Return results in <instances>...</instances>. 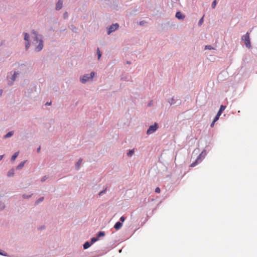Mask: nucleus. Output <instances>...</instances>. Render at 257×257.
I'll return each mask as SVG.
<instances>
[{
	"instance_id": "ea45409f",
	"label": "nucleus",
	"mask_w": 257,
	"mask_h": 257,
	"mask_svg": "<svg viewBox=\"0 0 257 257\" xmlns=\"http://www.w3.org/2000/svg\"><path fill=\"white\" fill-rule=\"evenodd\" d=\"M45 180V179L44 178H43V179L42 180V181H44Z\"/></svg>"
},
{
	"instance_id": "6e6552de",
	"label": "nucleus",
	"mask_w": 257,
	"mask_h": 257,
	"mask_svg": "<svg viewBox=\"0 0 257 257\" xmlns=\"http://www.w3.org/2000/svg\"><path fill=\"white\" fill-rule=\"evenodd\" d=\"M122 225V223L120 222H117L114 226V228L116 229V230H118L119 229L121 226Z\"/></svg>"
},
{
	"instance_id": "f03ea898",
	"label": "nucleus",
	"mask_w": 257,
	"mask_h": 257,
	"mask_svg": "<svg viewBox=\"0 0 257 257\" xmlns=\"http://www.w3.org/2000/svg\"><path fill=\"white\" fill-rule=\"evenodd\" d=\"M242 40L243 41L246 47L249 48L251 47L250 42L249 35L247 32L245 35H243L241 38Z\"/></svg>"
},
{
	"instance_id": "0eeeda50",
	"label": "nucleus",
	"mask_w": 257,
	"mask_h": 257,
	"mask_svg": "<svg viewBox=\"0 0 257 257\" xmlns=\"http://www.w3.org/2000/svg\"><path fill=\"white\" fill-rule=\"evenodd\" d=\"M63 2L62 0H59L56 6V9L57 10H60L62 7Z\"/></svg>"
},
{
	"instance_id": "7ed1b4c3",
	"label": "nucleus",
	"mask_w": 257,
	"mask_h": 257,
	"mask_svg": "<svg viewBox=\"0 0 257 257\" xmlns=\"http://www.w3.org/2000/svg\"><path fill=\"white\" fill-rule=\"evenodd\" d=\"M90 76L88 74H86L83 76V78L81 79V82L83 83H85L86 81L89 80L90 79H92L95 75V73L94 72H92Z\"/></svg>"
},
{
	"instance_id": "a19ab883",
	"label": "nucleus",
	"mask_w": 257,
	"mask_h": 257,
	"mask_svg": "<svg viewBox=\"0 0 257 257\" xmlns=\"http://www.w3.org/2000/svg\"><path fill=\"white\" fill-rule=\"evenodd\" d=\"M143 24V23L142 22H140V25H142Z\"/></svg>"
},
{
	"instance_id": "72a5a7b5",
	"label": "nucleus",
	"mask_w": 257,
	"mask_h": 257,
	"mask_svg": "<svg viewBox=\"0 0 257 257\" xmlns=\"http://www.w3.org/2000/svg\"><path fill=\"white\" fill-rule=\"evenodd\" d=\"M64 17L65 18L67 17V13H65L64 14Z\"/></svg>"
},
{
	"instance_id": "4be33fe9",
	"label": "nucleus",
	"mask_w": 257,
	"mask_h": 257,
	"mask_svg": "<svg viewBox=\"0 0 257 257\" xmlns=\"http://www.w3.org/2000/svg\"><path fill=\"white\" fill-rule=\"evenodd\" d=\"M13 135V132H9L6 136H5V138H9L10 137H11Z\"/></svg>"
},
{
	"instance_id": "4468645a",
	"label": "nucleus",
	"mask_w": 257,
	"mask_h": 257,
	"mask_svg": "<svg viewBox=\"0 0 257 257\" xmlns=\"http://www.w3.org/2000/svg\"><path fill=\"white\" fill-rule=\"evenodd\" d=\"M18 155H19L18 152L15 153L12 157V158H11L12 161H15V159H16V158L18 157Z\"/></svg>"
},
{
	"instance_id": "cd10ccee",
	"label": "nucleus",
	"mask_w": 257,
	"mask_h": 257,
	"mask_svg": "<svg viewBox=\"0 0 257 257\" xmlns=\"http://www.w3.org/2000/svg\"><path fill=\"white\" fill-rule=\"evenodd\" d=\"M30 47V43L28 42L26 44V50H27Z\"/></svg>"
},
{
	"instance_id": "9d476101",
	"label": "nucleus",
	"mask_w": 257,
	"mask_h": 257,
	"mask_svg": "<svg viewBox=\"0 0 257 257\" xmlns=\"http://www.w3.org/2000/svg\"><path fill=\"white\" fill-rule=\"evenodd\" d=\"M91 244H92L91 243H89V242L87 241L83 244V248L84 249H87L88 247H89Z\"/></svg>"
},
{
	"instance_id": "37998d69",
	"label": "nucleus",
	"mask_w": 257,
	"mask_h": 257,
	"mask_svg": "<svg viewBox=\"0 0 257 257\" xmlns=\"http://www.w3.org/2000/svg\"><path fill=\"white\" fill-rule=\"evenodd\" d=\"M0 254H3V253H1V252H0Z\"/></svg>"
},
{
	"instance_id": "f704fd0d",
	"label": "nucleus",
	"mask_w": 257,
	"mask_h": 257,
	"mask_svg": "<svg viewBox=\"0 0 257 257\" xmlns=\"http://www.w3.org/2000/svg\"><path fill=\"white\" fill-rule=\"evenodd\" d=\"M221 114H220L219 113L217 112L216 116L218 117L219 118V116H220Z\"/></svg>"
},
{
	"instance_id": "e433bc0d",
	"label": "nucleus",
	"mask_w": 257,
	"mask_h": 257,
	"mask_svg": "<svg viewBox=\"0 0 257 257\" xmlns=\"http://www.w3.org/2000/svg\"><path fill=\"white\" fill-rule=\"evenodd\" d=\"M3 158V155H0V161Z\"/></svg>"
},
{
	"instance_id": "5701e85b",
	"label": "nucleus",
	"mask_w": 257,
	"mask_h": 257,
	"mask_svg": "<svg viewBox=\"0 0 257 257\" xmlns=\"http://www.w3.org/2000/svg\"><path fill=\"white\" fill-rule=\"evenodd\" d=\"M203 17L202 18H201L200 19V20H199V23H198V25L199 26H201L202 24H203Z\"/></svg>"
},
{
	"instance_id": "a878e982",
	"label": "nucleus",
	"mask_w": 257,
	"mask_h": 257,
	"mask_svg": "<svg viewBox=\"0 0 257 257\" xmlns=\"http://www.w3.org/2000/svg\"><path fill=\"white\" fill-rule=\"evenodd\" d=\"M160 191H161V190L160 189L159 187H157L156 189H155V192L157 193H160Z\"/></svg>"
},
{
	"instance_id": "393cba45",
	"label": "nucleus",
	"mask_w": 257,
	"mask_h": 257,
	"mask_svg": "<svg viewBox=\"0 0 257 257\" xmlns=\"http://www.w3.org/2000/svg\"><path fill=\"white\" fill-rule=\"evenodd\" d=\"M216 5V1L215 0L213 1V2L212 4V8L214 9Z\"/></svg>"
},
{
	"instance_id": "c756f323",
	"label": "nucleus",
	"mask_w": 257,
	"mask_h": 257,
	"mask_svg": "<svg viewBox=\"0 0 257 257\" xmlns=\"http://www.w3.org/2000/svg\"><path fill=\"white\" fill-rule=\"evenodd\" d=\"M5 207V206L4 205V204H0V209H2L3 208H4Z\"/></svg>"
},
{
	"instance_id": "39448f33",
	"label": "nucleus",
	"mask_w": 257,
	"mask_h": 257,
	"mask_svg": "<svg viewBox=\"0 0 257 257\" xmlns=\"http://www.w3.org/2000/svg\"><path fill=\"white\" fill-rule=\"evenodd\" d=\"M203 152H202L200 155L199 156L197 157V158L196 159V160H195V161L193 163H192L190 165V167H195V166H196L198 164L200 163L201 161H202V159H201V157L203 155Z\"/></svg>"
},
{
	"instance_id": "9b49d317",
	"label": "nucleus",
	"mask_w": 257,
	"mask_h": 257,
	"mask_svg": "<svg viewBox=\"0 0 257 257\" xmlns=\"http://www.w3.org/2000/svg\"><path fill=\"white\" fill-rule=\"evenodd\" d=\"M225 108H226V106L221 105L220 106V109H219V111H218V112L221 114L222 111L224 110Z\"/></svg>"
},
{
	"instance_id": "a211bd4d",
	"label": "nucleus",
	"mask_w": 257,
	"mask_h": 257,
	"mask_svg": "<svg viewBox=\"0 0 257 257\" xmlns=\"http://www.w3.org/2000/svg\"><path fill=\"white\" fill-rule=\"evenodd\" d=\"M17 75H18V73L15 72L12 77V80L13 81H15Z\"/></svg>"
},
{
	"instance_id": "423d86ee",
	"label": "nucleus",
	"mask_w": 257,
	"mask_h": 257,
	"mask_svg": "<svg viewBox=\"0 0 257 257\" xmlns=\"http://www.w3.org/2000/svg\"><path fill=\"white\" fill-rule=\"evenodd\" d=\"M118 26H119L117 24H115L110 26L108 30V34H110L111 33L117 30L118 28Z\"/></svg>"
},
{
	"instance_id": "f3484780",
	"label": "nucleus",
	"mask_w": 257,
	"mask_h": 257,
	"mask_svg": "<svg viewBox=\"0 0 257 257\" xmlns=\"http://www.w3.org/2000/svg\"><path fill=\"white\" fill-rule=\"evenodd\" d=\"M98 240V238L97 236L96 237H93L91 239V243L92 244L93 243L95 242V241H97Z\"/></svg>"
},
{
	"instance_id": "aec40b11",
	"label": "nucleus",
	"mask_w": 257,
	"mask_h": 257,
	"mask_svg": "<svg viewBox=\"0 0 257 257\" xmlns=\"http://www.w3.org/2000/svg\"><path fill=\"white\" fill-rule=\"evenodd\" d=\"M205 49L212 50L214 49V48L211 45H206L205 47Z\"/></svg>"
},
{
	"instance_id": "f257e3e1",
	"label": "nucleus",
	"mask_w": 257,
	"mask_h": 257,
	"mask_svg": "<svg viewBox=\"0 0 257 257\" xmlns=\"http://www.w3.org/2000/svg\"><path fill=\"white\" fill-rule=\"evenodd\" d=\"M32 38L33 39V44L36 45L38 43V45L36 47L35 50L37 52L40 51L43 48V41L41 38H39V36L35 32H33Z\"/></svg>"
},
{
	"instance_id": "4c0bfd02",
	"label": "nucleus",
	"mask_w": 257,
	"mask_h": 257,
	"mask_svg": "<svg viewBox=\"0 0 257 257\" xmlns=\"http://www.w3.org/2000/svg\"><path fill=\"white\" fill-rule=\"evenodd\" d=\"M40 149H41V148H40V147L39 148H38V149H37V152H40Z\"/></svg>"
},
{
	"instance_id": "c85d7f7f",
	"label": "nucleus",
	"mask_w": 257,
	"mask_h": 257,
	"mask_svg": "<svg viewBox=\"0 0 257 257\" xmlns=\"http://www.w3.org/2000/svg\"><path fill=\"white\" fill-rule=\"evenodd\" d=\"M125 219V218L124 217V216H121L120 218V220L122 222H123Z\"/></svg>"
},
{
	"instance_id": "ddd939ff",
	"label": "nucleus",
	"mask_w": 257,
	"mask_h": 257,
	"mask_svg": "<svg viewBox=\"0 0 257 257\" xmlns=\"http://www.w3.org/2000/svg\"><path fill=\"white\" fill-rule=\"evenodd\" d=\"M82 159H79L78 160V161L77 162V163L76 164V168H77V169H78L79 168L80 166L81 165V164L82 163Z\"/></svg>"
},
{
	"instance_id": "412c9836",
	"label": "nucleus",
	"mask_w": 257,
	"mask_h": 257,
	"mask_svg": "<svg viewBox=\"0 0 257 257\" xmlns=\"http://www.w3.org/2000/svg\"><path fill=\"white\" fill-rule=\"evenodd\" d=\"M97 54L98 55V59H100V58L101 56V53L100 51H99V49H97Z\"/></svg>"
},
{
	"instance_id": "79ce46f5",
	"label": "nucleus",
	"mask_w": 257,
	"mask_h": 257,
	"mask_svg": "<svg viewBox=\"0 0 257 257\" xmlns=\"http://www.w3.org/2000/svg\"><path fill=\"white\" fill-rule=\"evenodd\" d=\"M143 24V23L142 22H140V25H142Z\"/></svg>"
},
{
	"instance_id": "bb28decb",
	"label": "nucleus",
	"mask_w": 257,
	"mask_h": 257,
	"mask_svg": "<svg viewBox=\"0 0 257 257\" xmlns=\"http://www.w3.org/2000/svg\"><path fill=\"white\" fill-rule=\"evenodd\" d=\"M44 199V197H41L40 198H39L38 201H37L36 202V203H40V202H42Z\"/></svg>"
},
{
	"instance_id": "6ab92c4d",
	"label": "nucleus",
	"mask_w": 257,
	"mask_h": 257,
	"mask_svg": "<svg viewBox=\"0 0 257 257\" xmlns=\"http://www.w3.org/2000/svg\"><path fill=\"white\" fill-rule=\"evenodd\" d=\"M29 35L27 33L25 34V37H24V40L26 41H29Z\"/></svg>"
},
{
	"instance_id": "f8f14e48",
	"label": "nucleus",
	"mask_w": 257,
	"mask_h": 257,
	"mask_svg": "<svg viewBox=\"0 0 257 257\" xmlns=\"http://www.w3.org/2000/svg\"><path fill=\"white\" fill-rule=\"evenodd\" d=\"M25 161H24V162H22L17 167V169H21L25 165Z\"/></svg>"
},
{
	"instance_id": "58836bf2",
	"label": "nucleus",
	"mask_w": 257,
	"mask_h": 257,
	"mask_svg": "<svg viewBox=\"0 0 257 257\" xmlns=\"http://www.w3.org/2000/svg\"><path fill=\"white\" fill-rule=\"evenodd\" d=\"M30 196H31V195H29V196H27V197H26V196L24 195H23V197H24V198H28V197H30Z\"/></svg>"
},
{
	"instance_id": "2eb2a0df",
	"label": "nucleus",
	"mask_w": 257,
	"mask_h": 257,
	"mask_svg": "<svg viewBox=\"0 0 257 257\" xmlns=\"http://www.w3.org/2000/svg\"><path fill=\"white\" fill-rule=\"evenodd\" d=\"M105 235V232L103 231H100L98 232L97 234L98 238L101 237V236H104Z\"/></svg>"
},
{
	"instance_id": "dca6fc26",
	"label": "nucleus",
	"mask_w": 257,
	"mask_h": 257,
	"mask_svg": "<svg viewBox=\"0 0 257 257\" xmlns=\"http://www.w3.org/2000/svg\"><path fill=\"white\" fill-rule=\"evenodd\" d=\"M14 174V170H10L8 173V176L9 177H11V176H13Z\"/></svg>"
},
{
	"instance_id": "c9c22d12",
	"label": "nucleus",
	"mask_w": 257,
	"mask_h": 257,
	"mask_svg": "<svg viewBox=\"0 0 257 257\" xmlns=\"http://www.w3.org/2000/svg\"><path fill=\"white\" fill-rule=\"evenodd\" d=\"M51 102H47V103H46V105H50V104H51Z\"/></svg>"
},
{
	"instance_id": "1a4fd4ad",
	"label": "nucleus",
	"mask_w": 257,
	"mask_h": 257,
	"mask_svg": "<svg viewBox=\"0 0 257 257\" xmlns=\"http://www.w3.org/2000/svg\"><path fill=\"white\" fill-rule=\"evenodd\" d=\"M176 17L178 19H183L185 18V16L181 12H178L176 14Z\"/></svg>"
},
{
	"instance_id": "b1692460",
	"label": "nucleus",
	"mask_w": 257,
	"mask_h": 257,
	"mask_svg": "<svg viewBox=\"0 0 257 257\" xmlns=\"http://www.w3.org/2000/svg\"><path fill=\"white\" fill-rule=\"evenodd\" d=\"M134 150H130L128 153H127V155L128 156H132L133 154H134Z\"/></svg>"
},
{
	"instance_id": "20e7f679",
	"label": "nucleus",
	"mask_w": 257,
	"mask_h": 257,
	"mask_svg": "<svg viewBox=\"0 0 257 257\" xmlns=\"http://www.w3.org/2000/svg\"><path fill=\"white\" fill-rule=\"evenodd\" d=\"M158 128V124L157 123H155L154 125H151L148 130H147V134L148 135H150L155 132Z\"/></svg>"
},
{
	"instance_id": "7c9ffc66",
	"label": "nucleus",
	"mask_w": 257,
	"mask_h": 257,
	"mask_svg": "<svg viewBox=\"0 0 257 257\" xmlns=\"http://www.w3.org/2000/svg\"><path fill=\"white\" fill-rule=\"evenodd\" d=\"M219 119V117L215 116L214 119V122H216L218 119Z\"/></svg>"
},
{
	"instance_id": "473e14b6",
	"label": "nucleus",
	"mask_w": 257,
	"mask_h": 257,
	"mask_svg": "<svg viewBox=\"0 0 257 257\" xmlns=\"http://www.w3.org/2000/svg\"><path fill=\"white\" fill-rule=\"evenodd\" d=\"M215 122H214V120L212 122V123H211V127H213L214 125V123H215Z\"/></svg>"
},
{
	"instance_id": "2f4dec72",
	"label": "nucleus",
	"mask_w": 257,
	"mask_h": 257,
	"mask_svg": "<svg viewBox=\"0 0 257 257\" xmlns=\"http://www.w3.org/2000/svg\"><path fill=\"white\" fill-rule=\"evenodd\" d=\"M106 191V189H105L104 190H103L102 191H101L99 193V195H101L102 194H103V193H104Z\"/></svg>"
}]
</instances>
